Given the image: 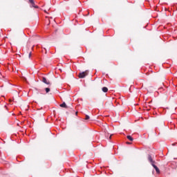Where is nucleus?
Here are the masks:
<instances>
[{"mask_svg": "<svg viewBox=\"0 0 177 177\" xmlns=\"http://www.w3.org/2000/svg\"><path fill=\"white\" fill-rule=\"evenodd\" d=\"M45 91H46V93H49V92H50V88H45Z\"/></svg>", "mask_w": 177, "mask_h": 177, "instance_id": "obj_9", "label": "nucleus"}, {"mask_svg": "<svg viewBox=\"0 0 177 177\" xmlns=\"http://www.w3.org/2000/svg\"><path fill=\"white\" fill-rule=\"evenodd\" d=\"M85 120H89V115H86V118H85Z\"/></svg>", "mask_w": 177, "mask_h": 177, "instance_id": "obj_10", "label": "nucleus"}, {"mask_svg": "<svg viewBox=\"0 0 177 177\" xmlns=\"http://www.w3.org/2000/svg\"><path fill=\"white\" fill-rule=\"evenodd\" d=\"M30 3H32V2H34V0H28Z\"/></svg>", "mask_w": 177, "mask_h": 177, "instance_id": "obj_11", "label": "nucleus"}, {"mask_svg": "<svg viewBox=\"0 0 177 177\" xmlns=\"http://www.w3.org/2000/svg\"><path fill=\"white\" fill-rule=\"evenodd\" d=\"M109 139H111V135L109 136Z\"/></svg>", "mask_w": 177, "mask_h": 177, "instance_id": "obj_13", "label": "nucleus"}, {"mask_svg": "<svg viewBox=\"0 0 177 177\" xmlns=\"http://www.w3.org/2000/svg\"><path fill=\"white\" fill-rule=\"evenodd\" d=\"M152 166H153V168L156 169V173H157V174H160V169H158V168L157 167V166H156V165L153 164V163H152Z\"/></svg>", "mask_w": 177, "mask_h": 177, "instance_id": "obj_3", "label": "nucleus"}, {"mask_svg": "<svg viewBox=\"0 0 177 177\" xmlns=\"http://www.w3.org/2000/svg\"><path fill=\"white\" fill-rule=\"evenodd\" d=\"M172 146H175V143L172 144Z\"/></svg>", "mask_w": 177, "mask_h": 177, "instance_id": "obj_14", "label": "nucleus"}, {"mask_svg": "<svg viewBox=\"0 0 177 177\" xmlns=\"http://www.w3.org/2000/svg\"><path fill=\"white\" fill-rule=\"evenodd\" d=\"M42 82H44V84H46L47 85H49L50 84V82L48 80V79H46V77H42Z\"/></svg>", "mask_w": 177, "mask_h": 177, "instance_id": "obj_2", "label": "nucleus"}, {"mask_svg": "<svg viewBox=\"0 0 177 177\" xmlns=\"http://www.w3.org/2000/svg\"><path fill=\"white\" fill-rule=\"evenodd\" d=\"M28 57H31V52L29 53Z\"/></svg>", "mask_w": 177, "mask_h": 177, "instance_id": "obj_12", "label": "nucleus"}, {"mask_svg": "<svg viewBox=\"0 0 177 177\" xmlns=\"http://www.w3.org/2000/svg\"><path fill=\"white\" fill-rule=\"evenodd\" d=\"M102 91H104L106 93V92L109 91V88H107V87H103L102 88Z\"/></svg>", "mask_w": 177, "mask_h": 177, "instance_id": "obj_7", "label": "nucleus"}, {"mask_svg": "<svg viewBox=\"0 0 177 177\" xmlns=\"http://www.w3.org/2000/svg\"><path fill=\"white\" fill-rule=\"evenodd\" d=\"M88 71H86L84 72H82L80 73H79L78 77L79 78H85L86 77V75H88Z\"/></svg>", "mask_w": 177, "mask_h": 177, "instance_id": "obj_1", "label": "nucleus"}, {"mask_svg": "<svg viewBox=\"0 0 177 177\" xmlns=\"http://www.w3.org/2000/svg\"><path fill=\"white\" fill-rule=\"evenodd\" d=\"M59 106L60 107H63L64 109H68V106H67V105L66 104V102H63Z\"/></svg>", "mask_w": 177, "mask_h": 177, "instance_id": "obj_4", "label": "nucleus"}, {"mask_svg": "<svg viewBox=\"0 0 177 177\" xmlns=\"http://www.w3.org/2000/svg\"><path fill=\"white\" fill-rule=\"evenodd\" d=\"M149 161L151 162L152 164H154V161H153V158H151V156H149L148 157Z\"/></svg>", "mask_w": 177, "mask_h": 177, "instance_id": "obj_5", "label": "nucleus"}, {"mask_svg": "<svg viewBox=\"0 0 177 177\" xmlns=\"http://www.w3.org/2000/svg\"><path fill=\"white\" fill-rule=\"evenodd\" d=\"M75 114H76V115H77V114H78V112H76Z\"/></svg>", "mask_w": 177, "mask_h": 177, "instance_id": "obj_15", "label": "nucleus"}, {"mask_svg": "<svg viewBox=\"0 0 177 177\" xmlns=\"http://www.w3.org/2000/svg\"><path fill=\"white\" fill-rule=\"evenodd\" d=\"M32 8H35V9H38V6H35V3L34 1H32V3H30Z\"/></svg>", "mask_w": 177, "mask_h": 177, "instance_id": "obj_6", "label": "nucleus"}, {"mask_svg": "<svg viewBox=\"0 0 177 177\" xmlns=\"http://www.w3.org/2000/svg\"><path fill=\"white\" fill-rule=\"evenodd\" d=\"M127 139H129V140H130L131 142L133 141V138L131 136H127Z\"/></svg>", "mask_w": 177, "mask_h": 177, "instance_id": "obj_8", "label": "nucleus"}]
</instances>
